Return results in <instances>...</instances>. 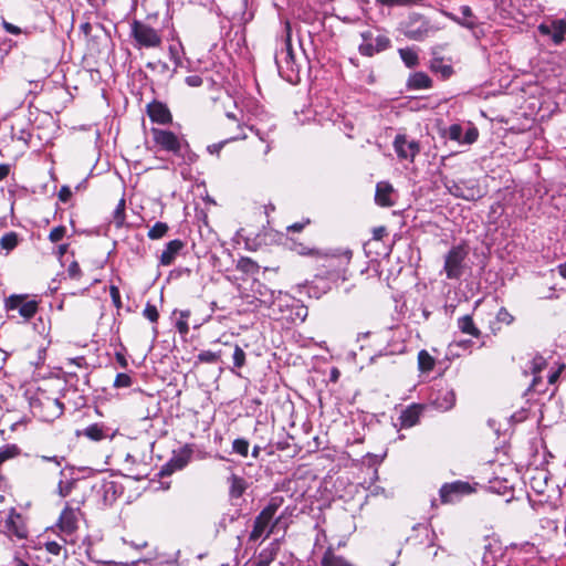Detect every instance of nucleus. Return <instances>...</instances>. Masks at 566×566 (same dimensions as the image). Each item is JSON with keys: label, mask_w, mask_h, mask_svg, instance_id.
Wrapping results in <instances>:
<instances>
[{"label": "nucleus", "mask_w": 566, "mask_h": 566, "mask_svg": "<svg viewBox=\"0 0 566 566\" xmlns=\"http://www.w3.org/2000/svg\"><path fill=\"white\" fill-rule=\"evenodd\" d=\"M67 274L71 279H80L82 275V271L80 264L76 261H73L67 268Z\"/></svg>", "instance_id": "obj_52"}, {"label": "nucleus", "mask_w": 566, "mask_h": 566, "mask_svg": "<svg viewBox=\"0 0 566 566\" xmlns=\"http://www.w3.org/2000/svg\"><path fill=\"white\" fill-rule=\"evenodd\" d=\"M8 312L17 311L24 322L30 321L39 311V302L29 300L25 294H12L4 301Z\"/></svg>", "instance_id": "obj_4"}, {"label": "nucleus", "mask_w": 566, "mask_h": 566, "mask_svg": "<svg viewBox=\"0 0 566 566\" xmlns=\"http://www.w3.org/2000/svg\"><path fill=\"white\" fill-rule=\"evenodd\" d=\"M168 229L167 223L158 221L149 229L148 238L151 240L160 239L167 233Z\"/></svg>", "instance_id": "obj_36"}, {"label": "nucleus", "mask_w": 566, "mask_h": 566, "mask_svg": "<svg viewBox=\"0 0 566 566\" xmlns=\"http://www.w3.org/2000/svg\"><path fill=\"white\" fill-rule=\"evenodd\" d=\"M45 549L52 555H60L62 546L57 542H48L45 543Z\"/></svg>", "instance_id": "obj_54"}, {"label": "nucleus", "mask_w": 566, "mask_h": 566, "mask_svg": "<svg viewBox=\"0 0 566 566\" xmlns=\"http://www.w3.org/2000/svg\"><path fill=\"white\" fill-rule=\"evenodd\" d=\"M432 30L429 21L419 13H412L408 20L402 24L403 34L413 41L424 40Z\"/></svg>", "instance_id": "obj_7"}, {"label": "nucleus", "mask_w": 566, "mask_h": 566, "mask_svg": "<svg viewBox=\"0 0 566 566\" xmlns=\"http://www.w3.org/2000/svg\"><path fill=\"white\" fill-rule=\"evenodd\" d=\"M72 197V190L67 186H63L59 191V199L62 202H67Z\"/></svg>", "instance_id": "obj_55"}, {"label": "nucleus", "mask_w": 566, "mask_h": 566, "mask_svg": "<svg viewBox=\"0 0 566 566\" xmlns=\"http://www.w3.org/2000/svg\"><path fill=\"white\" fill-rule=\"evenodd\" d=\"M542 35L551 36L554 44H560L566 36V21L563 19L553 20L538 25Z\"/></svg>", "instance_id": "obj_13"}, {"label": "nucleus", "mask_w": 566, "mask_h": 566, "mask_svg": "<svg viewBox=\"0 0 566 566\" xmlns=\"http://www.w3.org/2000/svg\"><path fill=\"white\" fill-rule=\"evenodd\" d=\"M80 509H74L66 503L60 514L57 526L65 536H71L77 530Z\"/></svg>", "instance_id": "obj_11"}, {"label": "nucleus", "mask_w": 566, "mask_h": 566, "mask_svg": "<svg viewBox=\"0 0 566 566\" xmlns=\"http://www.w3.org/2000/svg\"><path fill=\"white\" fill-rule=\"evenodd\" d=\"M66 233V228L64 226L55 227L51 230L49 234V239L51 242H59L61 241Z\"/></svg>", "instance_id": "obj_46"}, {"label": "nucleus", "mask_w": 566, "mask_h": 566, "mask_svg": "<svg viewBox=\"0 0 566 566\" xmlns=\"http://www.w3.org/2000/svg\"><path fill=\"white\" fill-rule=\"evenodd\" d=\"M125 220V200L120 199L114 210V222L117 227H122Z\"/></svg>", "instance_id": "obj_42"}, {"label": "nucleus", "mask_w": 566, "mask_h": 566, "mask_svg": "<svg viewBox=\"0 0 566 566\" xmlns=\"http://www.w3.org/2000/svg\"><path fill=\"white\" fill-rule=\"evenodd\" d=\"M295 302L291 301V306L296 307L295 316L300 318L301 321H304L308 314V310L303 304H298V301L294 298ZM284 305L290 306V301L283 302Z\"/></svg>", "instance_id": "obj_44"}, {"label": "nucleus", "mask_w": 566, "mask_h": 566, "mask_svg": "<svg viewBox=\"0 0 566 566\" xmlns=\"http://www.w3.org/2000/svg\"><path fill=\"white\" fill-rule=\"evenodd\" d=\"M69 365H75L77 367H83L86 365V360L83 356H80V357H75V358H70L69 359Z\"/></svg>", "instance_id": "obj_64"}, {"label": "nucleus", "mask_w": 566, "mask_h": 566, "mask_svg": "<svg viewBox=\"0 0 566 566\" xmlns=\"http://www.w3.org/2000/svg\"><path fill=\"white\" fill-rule=\"evenodd\" d=\"M399 55L407 67H415L419 63L418 53L413 49H399Z\"/></svg>", "instance_id": "obj_30"}, {"label": "nucleus", "mask_w": 566, "mask_h": 566, "mask_svg": "<svg viewBox=\"0 0 566 566\" xmlns=\"http://www.w3.org/2000/svg\"><path fill=\"white\" fill-rule=\"evenodd\" d=\"M394 147L397 156L400 159H408L413 161L415 157L419 154L420 147L418 142L408 140L405 135H397L394 140Z\"/></svg>", "instance_id": "obj_12"}, {"label": "nucleus", "mask_w": 566, "mask_h": 566, "mask_svg": "<svg viewBox=\"0 0 566 566\" xmlns=\"http://www.w3.org/2000/svg\"><path fill=\"white\" fill-rule=\"evenodd\" d=\"M478 136H479L478 129L475 127H471L462 136L461 144H469V145L473 144L478 139Z\"/></svg>", "instance_id": "obj_51"}, {"label": "nucleus", "mask_w": 566, "mask_h": 566, "mask_svg": "<svg viewBox=\"0 0 566 566\" xmlns=\"http://www.w3.org/2000/svg\"><path fill=\"white\" fill-rule=\"evenodd\" d=\"M230 496L232 499H239L243 495L244 491L247 490V482L243 478L238 476L235 474H232L230 476Z\"/></svg>", "instance_id": "obj_24"}, {"label": "nucleus", "mask_w": 566, "mask_h": 566, "mask_svg": "<svg viewBox=\"0 0 566 566\" xmlns=\"http://www.w3.org/2000/svg\"><path fill=\"white\" fill-rule=\"evenodd\" d=\"M431 71L439 73L442 78H449L453 74V67L450 64H446L442 59H434L431 62Z\"/></svg>", "instance_id": "obj_29"}, {"label": "nucleus", "mask_w": 566, "mask_h": 566, "mask_svg": "<svg viewBox=\"0 0 566 566\" xmlns=\"http://www.w3.org/2000/svg\"><path fill=\"white\" fill-rule=\"evenodd\" d=\"M549 473L545 470H535L530 478V486L537 494H544L549 486Z\"/></svg>", "instance_id": "obj_18"}, {"label": "nucleus", "mask_w": 566, "mask_h": 566, "mask_svg": "<svg viewBox=\"0 0 566 566\" xmlns=\"http://www.w3.org/2000/svg\"><path fill=\"white\" fill-rule=\"evenodd\" d=\"M220 356H221L220 352L216 353V352H211V350H202L199 353L198 359L201 363L216 364L219 360Z\"/></svg>", "instance_id": "obj_40"}, {"label": "nucleus", "mask_w": 566, "mask_h": 566, "mask_svg": "<svg viewBox=\"0 0 566 566\" xmlns=\"http://www.w3.org/2000/svg\"><path fill=\"white\" fill-rule=\"evenodd\" d=\"M174 314H177V311ZM178 314L179 318L176 321V328L180 334L186 335L189 333V325L187 319L190 316V311H179Z\"/></svg>", "instance_id": "obj_35"}, {"label": "nucleus", "mask_w": 566, "mask_h": 566, "mask_svg": "<svg viewBox=\"0 0 566 566\" xmlns=\"http://www.w3.org/2000/svg\"><path fill=\"white\" fill-rule=\"evenodd\" d=\"M276 552L274 548L262 549L251 566H270L274 560Z\"/></svg>", "instance_id": "obj_28"}, {"label": "nucleus", "mask_w": 566, "mask_h": 566, "mask_svg": "<svg viewBox=\"0 0 566 566\" xmlns=\"http://www.w3.org/2000/svg\"><path fill=\"white\" fill-rule=\"evenodd\" d=\"M434 358L426 349L418 353V368L421 373L431 371L434 368Z\"/></svg>", "instance_id": "obj_27"}, {"label": "nucleus", "mask_w": 566, "mask_h": 566, "mask_svg": "<svg viewBox=\"0 0 566 566\" xmlns=\"http://www.w3.org/2000/svg\"><path fill=\"white\" fill-rule=\"evenodd\" d=\"M184 247H185V243L179 239L169 241L166 244V248L164 249V251L161 252L160 264L165 265V266L172 264L176 256L184 249Z\"/></svg>", "instance_id": "obj_17"}, {"label": "nucleus", "mask_w": 566, "mask_h": 566, "mask_svg": "<svg viewBox=\"0 0 566 566\" xmlns=\"http://www.w3.org/2000/svg\"><path fill=\"white\" fill-rule=\"evenodd\" d=\"M247 138V135L245 134H239V135H235L233 137H230L223 142H220V143H217V144H212V145H209L207 147V150L209 154L211 155H219L220 150L222 149V147L229 143V142H232V140H238V139H244Z\"/></svg>", "instance_id": "obj_38"}, {"label": "nucleus", "mask_w": 566, "mask_h": 566, "mask_svg": "<svg viewBox=\"0 0 566 566\" xmlns=\"http://www.w3.org/2000/svg\"><path fill=\"white\" fill-rule=\"evenodd\" d=\"M130 36L134 39V46L137 49H155L160 46L163 40L158 30L139 20L130 23Z\"/></svg>", "instance_id": "obj_3"}, {"label": "nucleus", "mask_w": 566, "mask_h": 566, "mask_svg": "<svg viewBox=\"0 0 566 566\" xmlns=\"http://www.w3.org/2000/svg\"><path fill=\"white\" fill-rule=\"evenodd\" d=\"M143 315L149 319L151 323H157L158 318H159V313L157 311V307L154 305V304H150V303H147L144 311H143Z\"/></svg>", "instance_id": "obj_43"}, {"label": "nucleus", "mask_w": 566, "mask_h": 566, "mask_svg": "<svg viewBox=\"0 0 566 566\" xmlns=\"http://www.w3.org/2000/svg\"><path fill=\"white\" fill-rule=\"evenodd\" d=\"M364 39V43L359 45V53L365 56H373L376 53H379L378 50L375 48V44L371 42H368L371 40V32L367 31L361 34Z\"/></svg>", "instance_id": "obj_31"}, {"label": "nucleus", "mask_w": 566, "mask_h": 566, "mask_svg": "<svg viewBox=\"0 0 566 566\" xmlns=\"http://www.w3.org/2000/svg\"><path fill=\"white\" fill-rule=\"evenodd\" d=\"M250 443L247 439L238 438L232 442V450L242 457H247L249 453Z\"/></svg>", "instance_id": "obj_39"}, {"label": "nucleus", "mask_w": 566, "mask_h": 566, "mask_svg": "<svg viewBox=\"0 0 566 566\" xmlns=\"http://www.w3.org/2000/svg\"><path fill=\"white\" fill-rule=\"evenodd\" d=\"M4 526L9 534L14 535L18 538L27 537V528L22 523V516L13 507L10 510L6 518Z\"/></svg>", "instance_id": "obj_15"}, {"label": "nucleus", "mask_w": 566, "mask_h": 566, "mask_svg": "<svg viewBox=\"0 0 566 566\" xmlns=\"http://www.w3.org/2000/svg\"><path fill=\"white\" fill-rule=\"evenodd\" d=\"M147 114L151 122L163 125L170 123L172 119L168 107L157 101H154L147 105Z\"/></svg>", "instance_id": "obj_16"}, {"label": "nucleus", "mask_w": 566, "mask_h": 566, "mask_svg": "<svg viewBox=\"0 0 566 566\" xmlns=\"http://www.w3.org/2000/svg\"><path fill=\"white\" fill-rule=\"evenodd\" d=\"M374 44H375V48L378 50V52H382V51L387 50L388 48H390L391 41L386 35H377L375 38Z\"/></svg>", "instance_id": "obj_48"}, {"label": "nucleus", "mask_w": 566, "mask_h": 566, "mask_svg": "<svg viewBox=\"0 0 566 566\" xmlns=\"http://www.w3.org/2000/svg\"><path fill=\"white\" fill-rule=\"evenodd\" d=\"M132 378L129 375L119 373L116 375V378L114 380V387L116 388H127L132 386Z\"/></svg>", "instance_id": "obj_45"}, {"label": "nucleus", "mask_w": 566, "mask_h": 566, "mask_svg": "<svg viewBox=\"0 0 566 566\" xmlns=\"http://www.w3.org/2000/svg\"><path fill=\"white\" fill-rule=\"evenodd\" d=\"M284 502L283 496H272L265 507L256 515L253 528L249 535V539L256 542L258 539L269 537L274 528L277 527L283 518V514L275 517L277 510Z\"/></svg>", "instance_id": "obj_2"}, {"label": "nucleus", "mask_w": 566, "mask_h": 566, "mask_svg": "<svg viewBox=\"0 0 566 566\" xmlns=\"http://www.w3.org/2000/svg\"><path fill=\"white\" fill-rule=\"evenodd\" d=\"M237 270L245 273V274H256L260 270L259 264L248 256H241L237 262Z\"/></svg>", "instance_id": "obj_25"}, {"label": "nucleus", "mask_w": 566, "mask_h": 566, "mask_svg": "<svg viewBox=\"0 0 566 566\" xmlns=\"http://www.w3.org/2000/svg\"><path fill=\"white\" fill-rule=\"evenodd\" d=\"M546 366V360L543 356L536 355L531 361V369L533 374L539 373Z\"/></svg>", "instance_id": "obj_50"}, {"label": "nucleus", "mask_w": 566, "mask_h": 566, "mask_svg": "<svg viewBox=\"0 0 566 566\" xmlns=\"http://www.w3.org/2000/svg\"><path fill=\"white\" fill-rule=\"evenodd\" d=\"M307 223H310V220H306L305 222H295L287 227V231L300 232L304 229L305 224Z\"/></svg>", "instance_id": "obj_62"}, {"label": "nucleus", "mask_w": 566, "mask_h": 566, "mask_svg": "<svg viewBox=\"0 0 566 566\" xmlns=\"http://www.w3.org/2000/svg\"><path fill=\"white\" fill-rule=\"evenodd\" d=\"M291 250H293L298 255H303V256L339 259L340 263H343V264H348L352 259V255H353V252L349 249H344V250L337 249V250H332L329 252H322L315 248H310L301 242H293Z\"/></svg>", "instance_id": "obj_8"}, {"label": "nucleus", "mask_w": 566, "mask_h": 566, "mask_svg": "<svg viewBox=\"0 0 566 566\" xmlns=\"http://www.w3.org/2000/svg\"><path fill=\"white\" fill-rule=\"evenodd\" d=\"M19 243V235L14 231L7 232L0 239V245L7 251L13 250Z\"/></svg>", "instance_id": "obj_33"}, {"label": "nucleus", "mask_w": 566, "mask_h": 566, "mask_svg": "<svg viewBox=\"0 0 566 566\" xmlns=\"http://www.w3.org/2000/svg\"><path fill=\"white\" fill-rule=\"evenodd\" d=\"M232 358L235 368H242L245 365V353L239 345H234Z\"/></svg>", "instance_id": "obj_41"}, {"label": "nucleus", "mask_w": 566, "mask_h": 566, "mask_svg": "<svg viewBox=\"0 0 566 566\" xmlns=\"http://www.w3.org/2000/svg\"><path fill=\"white\" fill-rule=\"evenodd\" d=\"M186 83L191 87H197L202 84V78L198 75H190L186 77Z\"/></svg>", "instance_id": "obj_59"}, {"label": "nucleus", "mask_w": 566, "mask_h": 566, "mask_svg": "<svg viewBox=\"0 0 566 566\" xmlns=\"http://www.w3.org/2000/svg\"><path fill=\"white\" fill-rule=\"evenodd\" d=\"M76 479L63 480L61 479L57 483L56 492L61 497L69 496L76 485Z\"/></svg>", "instance_id": "obj_34"}, {"label": "nucleus", "mask_w": 566, "mask_h": 566, "mask_svg": "<svg viewBox=\"0 0 566 566\" xmlns=\"http://www.w3.org/2000/svg\"><path fill=\"white\" fill-rule=\"evenodd\" d=\"M431 402L440 411H448L455 405V392L452 388L443 387L432 394Z\"/></svg>", "instance_id": "obj_14"}, {"label": "nucleus", "mask_w": 566, "mask_h": 566, "mask_svg": "<svg viewBox=\"0 0 566 566\" xmlns=\"http://www.w3.org/2000/svg\"><path fill=\"white\" fill-rule=\"evenodd\" d=\"M407 87L410 90L430 88L432 87V80L424 72H416L409 76Z\"/></svg>", "instance_id": "obj_20"}, {"label": "nucleus", "mask_w": 566, "mask_h": 566, "mask_svg": "<svg viewBox=\"0 0 566 566\" xmlns=\"http://www.w3.org/2000/svg\"><path fill=\"white\" fill-rule=\"evenodd\" d=\"M460 13L462 15V20L459 21L460 24L469 29H474L476 21L472 9L469 6H462L460 7Z\"/></svg>", "instance_id": "obj_32"}, {"label": "nucleus", "mask_w": 566, "mask_h": 566, "mask_svg": "<svg viewBox=\"0 0 566 566\" xmlns=\"http://www.w3.org/2000/svg\"><path fill=\"white\" fill-rule=\"evenodd\" d=\"M103 499L106 505H112L117 497L122 494V491L118 490V485L114 481H109L103 484Z\"/></svg>", "instance_id": "obj_23"}, {"label": "nucleus", "mask_w": 566, "mask_h": 566, "mask_svg": "<svg viewBox=\"0 0 566 566\" xmlns=\"http://www.w3.org/2000/svg\"><path fill=\"white\" fill-rule=\"evenodd\" d=\"M46 402L49 405H52L53 407H55V415L56 416H60V415L63 413L64 405L59 399H50V398H48Z\"/></svg>", "instance_id": "obj_57"}, {"label": "nucleus", "mask_w": 566, "mask_h": 566, "mask_svg": "<svg viewBox=\"0 0 566 566\" xmlns=\"http://www.w3.org/2000/svg\"><path fill=\"white\" fill-rule=\"evenodd\" d=\"M496 321L510 325L513 323L514 316L505 307H501L496 314Z\"/></svg>", "instance_id": "obj_47"}, {"label": "nucleus", "mask_w": 566, "mask_h": 566, "mask_svg": "<svg viewBox=\"0 0 566 566\" xmlns=\"http://www.w3.org/2000/svg\"><path fill=\"white\" fill-rule=\"evenodd\" d=\"M468 250L463 245L452 247L444 258V272L448 279L458 280L464 271Z\"/></svg>", "instance_id": "obj_5"}, {"label": "nucleus", "mask_w": 566, "mask_h": 566, "mask_svg": "<svg viewBox=\"0 0 566 566\" xmlns=\"http://www.w3.org/2000/svg\"><path fill=\"white\" fill-rule=\"evenodd\" d=\"M412 530L417 533V536L423 535L427 538L429 537L430 530L426 524H418Z\"/></svg>", "instance_id": "obj_58"}, {"label": "nucleus", "mask_w": 566, "mask_h": 566, "mask_svg": "<svg viewBox=\"0 0 566 566\" xmlns=\"http://www.w3.org/2000/svg\"><path fill=\"white\" fill-rule=\"evenodd\" d=\"M13 138H17L18 140L22 142L25 147L30 146V142L32 138V133L27 128H21Z\"/></svg>", "instance_id": "obj_49"}, {"label": "nucleus", "mask_w": 566, "mask_h": 566, "mask_svg": "<svg viewBox=\"0 0 566 566\" xmlns=\"http://www.w3.org/2000/svg\"><path fill=\"white\" fill-rule=\"evenodd\" d=\"M109 294H111V298L113 301V304L119 308L122 307V301H120V292H119V289L115 285H111L109 287Z\"/></svg>", "instance_id": "obj_53"}, {"label": "nucleus", "mask_w": 566, "mask_h": 566, "mask_svg": "<svg viewBox=\"0 0 566 566\" xmlns=\"http://www.w3.org/2000/svg\"><path fill=\"white\" fill-rule=\"evenodd\" d=\"M39 458L42 460V461H51V462H54L56 465H61L62 462L65 460L64 457H60V455H53V457H48V455H39Z\"/></svg>", "instance_id": "obj_61"}, {"label": "nucleus", "mask_w": 566, "mask_h": 566, "mask_svg": "<svg viewBox=\"0 0 566 566\" xmlns=\"http://www.w3.org/2000/svg\"><path fill=\"white\" fill-rule=\"evenodd\" d=\"M254 298L260 303V305L265 307H272L279 302V306L283 305V302L294 301L289 294H283L281 291L276 292L271 290L265 284L260 281H254L251 287Z\"/></svg>", "instance_id": "obj_6"}, {"label": "nucleus", "mask_w": 566, "mask_h": 566, "mask_svg": "<svg viewBox=\"0 0 566 566\" xmlns=\"http://www.w3.org/2000/svg\"><path fill=\"white\" fill-rule=\"evenodd\" d=\"M420 412H421L420 408L416 405L406 408L399 417L401 427L402 428L413 427L419 421Z\"/></svg>", "instance_id": "obj_21"}, {"label": "nucleus", "mask_w": 566, "mask_h": 566, "mask_svg": "<svg viewBox=\"0 0 566 566\" xmlns=\"http://www.w3.org/2000/svg\"><path fill=\"white\" fill-rule=\"evenodd\" d=\"M474 488L464 481H454L444 483L439 491L440 500L443 504L455 503L463 496L471 494Z\"/></svg>", "instance_id": "obj_9"}, {"label": "nucleus", "mask_w": 566, "mask_h": 566, "mask_svg": "<svg viewBox=\"0 0 566 566\" xmlns=\"http://www.w3.org/2000/svg\"><path fill=\"white\" fill-rule=\"evenodd\" d=\"M443 185L448 191L457 197L468 201H473L482 197L481 190L475 185H468V182H457L452 179L444 178Z\"/></svg>", "instance_id": "obj_10"}, {"label": "nucleus", "mask_w": 566, "mask_h": 566, "mask_svg": "<svg viewBox=\"0 0 566 566\" xmlns=\"http://www.w3.org/2000/svg\"><path fill=\"white\" fill-rule=\"evenodd\" d=\"M2 25H3L4 30L11 34L18 35L21 33V29L10 22L3 21Z\"/></svg>", "instance_id": "obj_60"}, {"label": "nucleus", "mask_w": 566, "mask_h": 566, "mask_svg": "<svg viewBox=\"0 0 566 566\" xmlns=\"http://www.w3.org/2000/svg\"><path fill=\"white\" fill-rule=\"evenodd\" d=\"M458 328L462 333L469 334L476 338L480 337V335H481L480 329L475 326V324L472 319V316H470V315H464V316L458 318Z\"/></svg>", "instance_id": "obj_22"}, {"label": "nucleus", "mask_w": 566, "mask_h": 566, "mask_svg": "<svg viewBox=\"0 0 566 566\" xmlns=\"http://www.w3.org/2000/svg\"><path fill=\"white\" fill-rule=\"evenodd\" d=\"M185 453H186V458L172 459V462L175 463L177 469H182L187 464L191 452H190V450H186Z\"/></svg>", "instance_id": "obj_56"}, {"label": "nucleus", "mask_w": 566, "mask_h": 566, "mask_svg": "<svg viewBox=\"0 0 566 566\" xmlns=\"http://www.w3.org/2000/svg\"><path fill=\"white\" fill-rule=\"evenodd\" d=\"M444 137L461 143L463 136V129L460 124H452L444 130Z\"/></svg>", "instance_id": "obj_37"}, {"label": "nucleus", "mask_w": 566, "mask_h": 566, "mask_svg": "<svg viewBox=\"0 0 566 566\" xmlns=\"http://www.w3.org/2000/svg\"><path fill=\"white\" fill-rule=\"evenodd\" d=\"M385 234H386V228L385 227L375 228L374 231H373V238L375 240H381Z\"/></svg>", "instance_id": "obj_63"}, {"label": "nucleus", "mask_w": 566, "mask_h": 566, "mask_svg": "<svg viewBox=\"0 0 566 566\" xmlns=\"http://www.w3.org/2000/svg\"><path fill=\"white\" fill-rule=\"evenodd\" d=\"M150 134L159 150L171 154L180 165H192L198 160V155L191 150L188 142L178 137L174 132L151 128Z\"/></svg>", "instance_id": "obj_1"}, {"label": "nucleus", "mask_w": 566, "mask_h": 566, "mask_svg": "<svg viewBox=\"0 0 566 566\" xmlns=\"http://www.w3.org/2000/svg\"><path fill=\"white\" fill-rule=\"evenodd\" d=\"M85 436L92 441H99L105 437L104 427L98 423H93L86 427L83 431H77V436Z\"/></svg>", "instance_id": "obj_26"}, {"label": "nucleus", "mask_w": 566, "mask_h": 566, "mask_svg": "<svg viewBox=\"0 0 566 566\" xmlns=\"http://www.w3.org/2000/svg\"><path fill=\"white\" fill-rule=\"evenodd\" d=\"M394 191L392 186L389 182H378L376 186L375 201L381 207H391L394 201L390 196Z\"/></svg>", "instance_id": "obj_19"}]
</instances>
